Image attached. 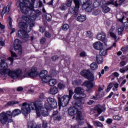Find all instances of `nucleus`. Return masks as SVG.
Wrapping results in <instances>:
<instances>
[{
	"instance_id": "f257e3e1",
	"label": "nucleus",
	"mask_w": 128,
	"mask_h": 128,
	"mask_svg": "<svg viewBox=\"0 0 128 128\" xmlns=\"http://www.w3.org/2000/svg\"><path fill=\"white\" fill-rule=\"evenodd\" d=\"M34 20H30V18L25 16H22V20L18 24V26L22 30L18 31L17 36L20 38L24 42H28L30 35L28 32H30L32 30V28L34 26Z\"/></svg>"
},
{
	"instance_id": "f03ea898",
	"label": "nucleus",
	"mask_w": 128,
	"mask_h": 128,
	"mask_svg": "<svg viewBox=\"0 0 128 128\" xmlns=\"http://www.w3.org/2000/svg\"><path fill=\"white\" fill-rule=\"evenodd\" d=\"M80 102H76L75 104L73 107H70L68 110V114L70 116H74L76 114V120L80 126H82L84 124V120L86 118L84 114H82L80 110L82 108V105Z\"/></svg>"
},
{
	"instance_id": "7ed1b4c3",
	"label": "nucleus",
	"mask_w": 128,
	"mask_h": 128,
	"mask_svg": "<svg viewBox=\"0 0 128 128\" xmlns=\"http://www.w3.org/2000/svg\"><path fill=\"white\" fill-rule=\"evenodd\" d=\"M36 0H30L32 4H34V2ZM26 2H30V0H18L16 4L18 6H20L22 12L26 15L28 16H32V10H34V7L28 6V4H26Z\"/></svg>"
},
{
	"instance_id": "20e7f679",
	"label": "nucleus",
	"mask_w": 128,
	"mask_h": 128,
	"mask_svg": "<svg viewBox=\"0 0 128 128\" xmlns=\"http://www.w3.org/2000/svg\"><path fill=\"white\" fill-rule=\"evenodd\" d=\"M6 74H8V76H10L12 78H14V80H16L18 78L19 80H22V73L21 70L16 71H11L10 69L5 70L0 68V78H4Z\"/></svg>"
},
{
	"instance_id": "39448f33",
	"label": "nucleus",
	"mask_w": 128,
	"mask_h": 128,
	"mask_svg": "<svg viewBox=\"0 0 128 128\" xmlns=\"http://www.w3.org/2000/svg\"><path fill=\"white\" fill-rule=\"evenodd\" d=\"M74 94L73 96L74 100H77L76 102H79L80 104H84L86 100L84 98H86V94L84 93V90L82 87H77L74 90Z\"/></svg>"
},
{
	"instance_id": "423d86ee",
	"label": "nucleus",
	"mask_w": 128,
	"mask_h": 128,
	"mask_svg": "<svg viewBox=\"0 0 128 128\" xmlns=\"http://www.w3.org/2000/svg\"><path fill=\"white\" fill-rule=\"evenodd\" d=\"M46 100V97L44 96H40V99L37 100L35 102H30L27 104L28 106V108L32 110H36V114L38 116H40V107L42 106V102Z\"/></svg>"
},
{
	"instance_id": "0eeeda50",
	"label": "nucleus",
	"mask_w": 128,
	"mask_h": 128,
	"mask_svg": "<svg viewBox=\"0 0 128 128\" xmlns=\"http://www.w3.org/2000/svg\"><path fill=\"white\" fill-rule=\"evenodd\" d=\"M0 122L2 124H6V122H12V118L10 117V110L6 112L3 111L0 114Z\"/></svg>"
},
{
	"instance_id": "6e6552de",
	"label": "nucleus",
	"mask_w": 128,
	"mask_h": 128,
	"mask_svg": "<svg viewBox=\"0 0 128 128\" xmlns=\"http://www.w3.org/2000/svg\"><path fill=\"white\" fill-rule=\"evenodd\" d=\"M75 4V7H70L68 10V14H74V18H76L78 16V10H80V0H73Z\"/></svg>"
},
{
	"instance_id": "1a4fd4ad",
	"label": "nucleus",
	"mask_w": 128,
	"mask_h": 128,
	"mask_svg": "<svg viewBox=\"0 0 128 128\" xmlns=\"http://www.w3.org/2000/svg\"><path fill=\"white\" fill-rule=\"evenodd\" d=\"M58 100L59 106L63 107L66 106L70 100L68 95H64L61 98L58 97Z\"/></svg>"
},
{
	"instance_id": "9d476101",
	"label": "nucleus",
	"mask_w": 128,
	"mask_h": 128,
	"mask_svg": "<svg viewBox=\"0 0 128 128\" xmlns=\"http://www.w3.org/2000/svg\"><path fill=\"white\" fill-rule=\"evenodd\" d=\"M45 106L48 108H56L58 106V104L56 101L53 98H49L45 101L44 104Z\"/></svg>"
},
{
	"instance_id": "9b49d317",
	"label": "nucleus",
	"mask_w": 128,
	"mask_h": 128,
	"mask_svg": "<svg viewBox=\"0 0 128 128\" xmlns=\"http://www.w3.org/2000/svg\"><path fill=\"white\" fill-rule=\"evenodd\" d=\"M80 74L91 82H94V74L88 70H82L80 72Z\"/></svg>"
},
{
	"instance_id": "f8f14e48",
	"label": "nucleus",
	"mask_w": 128,
	"mask_h": 128,
	"mask_svg": "<svg viewBox=\"0 0 128 128\" xmlns=\"http://www.w3.org/2000/svg\"><path fill=\"white\" fill-rule=\"evenodd\" d=\"M90 0H84L82 6L85 8L86 12H92V10L94 9V7L92 6V4H88Z\"/></svg>"
},
{
	"instance_id": "ddd939ff",
	"label": "nucleus",
	"mask_w": 128,
	"mask_h": 128,
	"mask_svg": "<svg viewBox=\"0 0 128 128\" xmlns=\"http://www.w3.org/2000/svg\"><path fill=\"white\" fill-rule=\"evenodd\" d=\"M21 42L18 39H16L14 41V48L15 50H18V54L20 56L22 54V50Z\"/></svg>"
},
{
	"instance_id": "4468645a",
	"label": "nucleus",
	"mask_w": 128,
	"mask_h": 128,
	"mask_svg": "<svg viewBox=\"0 0 128 128\" xmlns=\"http://www.w3.org/2000/svg\"><path fill=\"white\" fill-rule=\"evenodd\" d=\"M21 112L25 116H28V114L30 112V108H28V104L26 102L23 103Z\"/></svg>"
},
{
	"instance_id": "2eb2a0df",
	"label": "nucleus",
	"mask_w": 128,
	"mask_h": 128,
	"mask_svg": "<svg viewBox=\"0 0 128 128\" xmlns=\"http://www.w3.org/2000/svg\"><path fill=\"white\" fill-rule=\"evenodd\" d=\"M46 106H44V103H42V106H40L39 108V112L41 113L43 116H48V109L46 108Z\"/></svg>"
},
{
	"instance_id": "dca6fc26",
	"label": "nucleus",
	"mask_w": 128,
	"mask_h": 128,
	"mask_svg": "<svg viewBox=\"0 0 128 128\" xmlns=\"http://www.w3.org/2000/svg\"><path fill=\"white\" fill-rule=\"evenodd\" d=\"M22 114V110L18 108L15 109L12 111L10 110V116L12 118H16L18 116H20Z\"/></svg>"
},
{
	"instance_id": "f3484780",
	"label": "nucleus",
	"mask_w": 128,
	"mask_h": 128,
	"mask_svg": "<svg viewBox=\"0 0 128 128\" xmlns=\"http://www.w3.org/2000/svg\"><path fill=\"white\" fill-rule=\"evenodd\" d=\"M93 48L97 50H100L104 48V44L100 41L96 42L93 44Z\"/></svg>"
},
{
	"instance_id": "a211bd4d",
	"label": "nucleus",
	"mask_w": 128,
	"mask_h": 128,
	"mask_svg": "<svg viewBox=\"0 0 128 128\" xmlns=\"http://www.w3.org/2000/svg\"><path fill=\"white\" fill-rule=\"evenodd\" d=\"M124 2V0H120L118 3V0L114 2V0H110L108 2V4H112L114 6H120Z\"/></svg>"
},
{
	"instance_id": "6ab92c4d",
	"label": "nucleus",
	"mask_w": 128,
	"mask_h": 128,
	"mask_svg": "<svg viewBox=\"0 0 128 128\" xmlns=\"http://www.w3.org/2000/svg\"><path fill=\"white\" fill-rule=\"evenodd\" d=\"M38 73L36 68H33L31 69V71L28 73V76L31 78H36V76H38Z\"/></svg>"
},
{
	"instance_id": "aec40b11",
	"label": "nucleus",
	"mask_w": 128,
	"mask_h": 128,
	"mask_svg": "<svg viewBox=\"0 0 128 128\" xmlns=\"http://www.w3.org/2000/svg\"><path fill=\"white\" fill-rule=\"evenodd\" d=\"M0 68L2 70H8V63L4 60L0 58Z\"/></svg>"
},
{
	"instance_id": "412c9836",
	"label": "nucleus",
	"mask_w": 128,
	"mask_h": 128,
	"mask_svg": "<svg viewBox=\"0 0 128 128\" xmlns=\"http://www.w3.org/2000/svg\"><path fill=\"white\" fill-rule=\"evenodd\" d=\"M94 110H97L99 114H102V112H104V110H106V107L104 106H101L100 105H97L94 108Z\"/></svg>"
},
{
	"instance_id": "4be33fe9",
	"label": "nucleus",
	"mask_w": 128,
	"mask_h": 128,
	"mask_svg": "<svg viewBox=\"0 0 128 128\" xmlns=\"http://www.w3.org/2000/svg\"><path fill=\"white\" fill-rule=\"evenodd\" d=\"M10 4H8L6 7H4L2 9V16H4V15L6 14H8V12H10Z\"/></svg>"
},
{
	"instance_id": "5701e85b",
	"label": "nucleus",
	"mask_w": 128,
	"mask_h": 128,
	"mask_svg": "<svg viewBox=\"0 0 128 128\" xmlns=\"http://www.w3.org/2000/svg\"><path fill=\"white\" fill-rule=\"evenodd\" d=\"M106 33L104 32H101L97 34L96 38L99 40H104L106 39Z\"/></svg>"
},
{
	"instance_id": "b1692460",
	"label": "nucleus",
	"mask_w": 128,
	"mask_h": 128,
	"mask_svg": "<svg viewBox=\"0 0 128 128\" xmlns=\"http://www.w3.org/2000/svg\"><path fill=\"white\" fill-rule=\"evenodd\" d=\"M76 20L80 22H85V20H86V16L80 14V16H78L76 18Z\"/></svg>"
},
{
	"instance_id": "393cba45",
	"label": "nucleus",
	"mask_w": 128,
	"mask_h": 128,
	"mask_svg": "<svg viewBox=\"0 0 128 128\" xmlns=\"http://www.w3.org/2000/svg\"><path fill=\"white\" fill-rule=\"evenodd\" d=\"M84 86H86V88H88L89 90H90V88H92V86H94V84H92V82L88 80L85 81L84 82Z\"/></svg>"
},
{
	"instance_id": "a878e982",
	"label": "nucleus",
	"mask_w": 128,
	"mask_h": 128,
	"mask_svg": "<svg viewBox=\"0 0 128 128\" xmlns=\"http://www.w3.org/2000/svg\"><path fill=\"white\" fill-rule=\"evenodd\" d=\"M51 78L52 75L47 74V76H45L44 78H42V80L44 84H46L50 82Z\"/></svg>"
},
{
	"instance_id": "bb28decb",
	"label": "nucleus",
	"mask_w": 128,
	"mask_h": 128,
	"mask_svg": "<svg viewBox=\"0 0 128 128\" xmlns=\"http://www.w3.org/2000/svg\"><path fill=\"white\" fill-rule=\"evenodd\" d=\"M58 87L54 86L50 89L49 92L50 94H58Z\"/></svg>"
},
{
	"instance_id": "cd10ccee",
	"label": "nucleus",
	"mask_w": 128,
	"mask_h": 128,
	"mask_svg": "<svg viewBox=\"0 0 128 128\" xmlns=\"http://www.w3.org/2000/svg\"><path fill=\"white\" fill-rule=\"evenodd\" d=\"M104 92H98V94H96V97L94 96L92 98H94V100H98V98H104Z\"/></svg>"
},
{
	"instance_id": "c85d7f7f",
	"label": "nucleus",
	"mask_w": 128,
	"mask_h": 128,
	"mask_svg": "<svg viewBox=\"0 0 128 128\" xmlns=\"http://www.w3.org/2000/svg\"><path fill=\"white\" fill-rule=\"evenodd\" d=\"M96 60L98 64H102V62H103L102 56V55H99V54L97 55L96 56Z\"/></svg>"
},
{
	"instance_id": "c756f323",
	"label": "nucleus",
	"mask_w": 128,
	"mask_h": 128,
	"mask_svg": "<svg viewBox=\"0 0 128 128\" xmlns=\"http://www.w3.org/2000/svg\"><path fill=\"white\" fill-rule=\"evenodd\" d=\"M38 126H40L36 125L34 122H28V128H36Z\"/></svg>"
},
{
	"instance_id": "7c9ffc66",
	"label": "nucleus",
	"mask_w": 128,
	"mask_h": 128,
	"mask_svg": "<svg viewBox=\"0 0 128 128\" xmlns=\"http://www.w3.org/2000/svg\"><path fill=\"white\" fill-rule=\"evenodd\" d=\"M100 13V10L98 8H94L92 12V14L93 16H98Z\"/></svg>"
},
{
	"instance_id": "2f4dec72",
	"label": "nucleus",
	"mask_w": 128,
	"mask_h": 128,
	"mask_svg": "<svg viewBox=\"0 0 128 128\" xmlns=\"http://www.w3.org/2000/svg\"><path fill=\"white\" fill-rule=\"evenodd\" d=\"M90 68L92 70H96L98 68V66L96 62H92L90 64Z\"/></svg>"
},
{
	"instance_id": "473e14b6",
	"label": "nucleus",
	"mask_w": 128,
	"mask_h": 128,
	"mask_svg": "<svg viewBox=\"0 0 128 128\" xmlns=\"http://www.w3.org/2000/svg\"><path fill=\"white\" fill-rule=\"evenodd\" d=\"M19 104L18 101L12 100V101L8 102L5 105V106H14V104Z\"/></svg>"
},
{
	"instance_id": "72a5a7b5",
	"label": "nucleus",
	"mask_w": 128,
	"mask_h": 128,
	"mask_svg": "<svg viewBox=\"0 0 128 128\" xmlns=\"http://www.w3.org/2000/svg\"><path fill=\"white\" fill-rule=\"evenodd\" d=\"M48 82L50 86H56V80L55 78H51Z\"/></svg>"
},
{
	"instance_id": "f704fd0d",
	"label": "nucleus",
	"mask_w": 128,
	"mask_h": 128,
	"mask_svg": "<svg viewBox=\"0 0 128 128\" xmlns=\"http://www.w3.org/2000/svg\"><path fill=\"white\" fill-rule=\"evenodd\" d=\"M47 75H48V72L46 71V70H43L40 74V76L41 80H42Z\"/></svg>"
},
{
	"instance_id": "c9c22d12",
	"label": "nucleus",
	"mask_w": 128,
	"mask_h": 128,
	"mask_svg": "<svg viewBox=\"0 0 128 128\" xmlns=\"http://www.w3.org/2000/svg\"><path fill=\"white\" fill-rule=\"evenodd\" d=\"M108 50V49H107L106 50H104L102 48V50H100V54L99 55L101 56H106V54H107Z\"/></svg>"
},
{
	"instance_id": "e433bc0d",
	"label": "nucleus",
	"mask_w": 128,
	"mask_h": 128,
	"mask_svg": "<svg viewBox=\"0 0 128 128\" xmlns=\"http://www.w3.org/2000/svg\"><path fill=\"white\" fill-rule=\"evenodd\" d=\"M110 8L106 6H103L102 7V12H104L105 14H106V12H110Z\"/></svg>"
},
{
	"instance_id": "4c0bfd02",
	"label": "nucleus",
	"mask_w": 128,
	"mask_h": 128,
	"mask_svg": "<svg viewBox=\"0 0 128 128\" xmlns=\"http://www.w3.org/2000/svg\"><path fill=\"white\" fill-rule=\"evenodd\" d=\"M60 8L61 10H68V6L66 4L63 3L61 4Z\"/></svg>"
},
{
	"instance_id": "58836bf2",
	"label": "nucleus",
	"mask_w": 128,
	"mask_h": 128,
	"mask_svg": "<svg viewBox=\"0 0 128 128\" xmlns=\"http://www.w3.org/2000/svg\"><path fill=\"white\" fill-rule=\"evenodd\" d=\"M100 3L98 1L96 0V2H94L92 5L94 6V8H98V6H100Z\"/></svg>"
},
{
	"instance_id": "ea45409f",
	"label": "nucleus",
	"mask_w": 128,
	"mask_h": 128,
	"mask_svg": "<svg viewBox=\"0 0 128 128\" xmlns=\"http://www.w3.org/2000/svg\"><path fill=\"white\" fill-rule=\"evenodd\" d=\"M58 88L60 90H64L66 88V84L64 83H59L58 84Z\"/></svg>"
},
{
	"instance_id": "a19ab883",
	"label": "nucleus",
	"mask_w": 128,
	"mask_h": 128,
	"mask_svg": "<svg viewBox=\"0 0 128 128\" xmlns=\"http://www.w3.org/2000/svg\"><path fill=\"white\" fill-rule=\"evenodd\" d=\"M70 28V26L68 24H64L62 26V30H68Z\"/></svg>"
},
{
	"instance_id": "79ce46f5",
	"label": "nucleus",
	"mask_w": 128,
	"mask_h": 128,
	"mask_svg": "<svg viewBox=\"0 0 128 128\" xmlns=\"http://www.w3.org/2000/svg\"><path fill=\"white\" fill-rule=\"evenodd\" d=\"M54 120H58V122H60V120H62V116H60V114H58V115L54 116Z\"/></svg>"
},
{
	"instance_id": "37998d69",
	"label": "nucleus",
	"mask_w": 128,
	"mask_h": 128,
	"mask_svg": "<svg viewBox=\"0 0 128 128\" xmlns=\"http://www.w3.org/2000/svg\"><path fill=\"white\" fill-rule=\"evenodd\" d=\"M8 22L9 28L10 29L12 28V18L10 17H8Z\"/></svg>"
},
{
	"instance_id": "c03bdc74",
	"label": "nucleus",
	"mask_w": 128,
	"mask_h": 128,
	"mask_svg": "<svg viewBox=\"0 0 128 128\" xmlns=\"http://www.w3.org/2000/svg\"><path fill=\"white\" fill-rule=\"evenodd\" d=\"M124 30V26H120L118 29V34L119 35H122V32Z\"/></svg>"
},
{
	"instance_id": "a18cd8bd",
	"label": "nucleus",
	"mask_w": 128,
	"mask_h": 128,
	"mask_svg": "<svg viewBox=\"0 0 128 128\" xmlns=\"http://www.w3.org/2000/svg\"><path fill=\"white\" fill-rule=\"evenodd\" d=\"M93 123L94 124V126H99L100 128L102 126V124L98 121H94L93 122Z\"/></svg>"
},
{
	"instance_id": "49530a36",
	"label": "nucleus",
	"mask_w": 128,
	"mask_h": 128,
	"mask_svg": "<svg viewBox=\"0 0 128 128\" xmlns=\"http://www.w3.org/2000/svg\"><path fill=\"white\" fill-rule=\"evenodd\" d=\"M46 18L48 22H50V20H52V15L50 14H46Z\"/></svg>"
},
{
	"instance_id": "de8ad7c7",
	"label": "nucleus",
	"mask_w": 128,
	"mask_h": 128,
	"mask_svg": "<svg viewBox=\"0 0 128 128\" xmlns=\"http://www.w3.org/2000/svg\"><path fill=\"white\" fill-rule=\"evenodd\" d=\"M114 83H110L109 84V85L108 86V88L106 89V92H108L110 90L112 89V88L114 86Z\"/></svg>"
},
{
	"instance_id": "09e8293b",
	"label": "nucleus",
	"mask_w": 128,
	"mask_h": 128,
	"mask_svg": "<svg viewBox=\"0 0 128 128\" xmlns=\"http://www.w3.org/2000/svg\"><path fill=\"white\" fill-rule=\"evenodd\" d=\"M66 5L68 8H70V6H72V0H66Z\"/></svg>"
},
{
	"instance_id": "8fccbe9b",
	"label": "nucleus",
	"mask_w": 128,
	"mask_h": 128,
	"mask_svg": "<svg viewBox=\"0 0 128 128\" xmlns=\"http://www.w3.org/2000/svg\"><path fill=\"white\" fill-rule=\"evenodd\" d=\"M86 36H88V38H92V36H94V34H92V32L90 31H88L86 32Z\"/></svg>"
},
{
	"instance_id": "3c124183",
	"label": "nucleus",
	"mask_w": 128,
	"mask_h": 128,
	"mask_svg": "<svg viewBox=\"0 0 128 128\" xmlns=\"http://www.w3.org/2000/svg\"><path fill=\"white\" fill-rule=\"evenodd\" d=\"M113 118L114 120H122V116L117 115L113 116Z\"/></svg>"
},
{
	"instance_id": "603ef678",
	"label": "nucleus",
	"mask_w": 128,
	"mask_h": 128,
	"mask_svg": "<svg viewBox=\"0 0 128 128\" xmlns=\"http://www.w3.org/2000/svg\"><path fill=\"white\" fill-rule=\"evenodd\" d=\"M73 95H74V91H72V90H70L69 96H68L70 100H72V98Z\"/></svg>"
},
{
	"instance_id": "864d4df0",
	"label": "nucleus",
	"mask_w": 128,
	"mask_h": 128,
	"mask_svg": "<svg viewBox=\"0 0 128 128\" xmlns=\"http://www.w3.org/2000/svg\"><path fill=\"white\" fill-rule=\"evenodd\" d=\"M42 126L44 128H46L48 127V122H46V120H42Z\"/></svg>"
},
{
	"instance_id": "5fc2aeb1",
	"label": "nucleus",
	"mask_w": 128,
	"mask_h": 128,
	"mask_svg": "<svg viewBox=\"0 0 128 128\" xmlns=\"http://www.w3.org/2000/svg\"><path fill=\"white\" fill-rule=\"evenodd\" d=\"M110 35L112 38H113L116 40V36L115 35L114 33L112 32H110Z\"/></svg>"
},
{
	"instance_id": "6e6d98bb",
	"label": "nucleus",
	"mask_w": 128,
	"mask_h": 128,
	"mask_svg": "<svg viewBox=\"0 0 128 128\" xmlns=\"http://www.w3.org/2000/svg\"><path fill=\"white\" fill-rule=\"evenodd\" d=\"M45 36L46 38H50L52 36V34H50V32H44Z\"/></svg>"
},
{
	"instance_id": "4d7b16f0",
	"label": "nucleus",
	"mask_w": 128,
	"mask_h": 128,
	"mask_svg": "<svg viewBox=\"0 0 128 128\" xmlns=\"http://www.w3.org/2000/svg\"><path fill=\"white\" fill-rule=\"evenodd\" d=\"M126 20L127 22H124L123 24L126 28L128 29V18H126Z\"/></svg>"
},
{
	"instance_id": "13d9d810",
	"label": "nucleus",
	"mask_w": 128,
	"mask_h": 128,
	"mask_svg": "<svg viewBox=\"0 0 128 128\" xmlns=\"http://www.w3.org/2000/svg\"><path fill=\"white\" fill-rule=\"evenodd\" d=\"M120 64L121 66H124L126 64V61L122 60L120 61Z\"/></svg>"
},
{
	"instance_id": "bf43d9fd",
	"label": "nucleus",
	"mask_w": 128,
	"mask_h": 128,
	"mask_svg": "<svg viewBox=\"0 0 128 128\" xmlns=\"http://www.w3.org/2000/svg\"><path fill=\"white\" fill-rule=\"evenodd\" d=\"M46 38H43L40 40V43L41 44H44L46 42Z\"/></svg>"
},
{
	"instance_id": "052dcab7",
	"label": "nucleus",
	"mask_w": 128,
	"mask_h": 128,
	"mask_svg": "<svg viewBox=\"0 0 128 128\" xmlns=\"http://www.w3.org/2000/svg\"><path fill=\"white\" fill-rule=\"evenodd\" d=\"M12 58H18V55L15 52H14L12 51H10Z\"/></svg>"
},
{
	"instance_id": "680f3d73",
	"label": "nucleus",
	"mask_w": 128,
	"mask_h": 128,
	"mask_svg": "<svg viewBox=\"0 0 128 128\" xmlns=\"http://www.w3.org/2000/svg\"><path fill=\"white\" fill-rule=\"evenodd\" d=\"M80 56H82L84 58V56H86V52H83L80 54Z\"/></svg>"
},
{
	"instance_id": "e2e57ef3",
	"label": "nucleus",
	"mask_w": 128,
	"mask_h": 128,
	"mask_svg": "<svg viewBox=\"0 0 128 128\" xmlns=\"http://www.w3.org/2000/svg\"><path fill=\"white\" fill-rule=\"evenodd\" d=\"M124 16H123L122 18H118V20L122 24L124 22Z\"/></svg>"
},
{
	"instance_id": "0e129e2a",
	"label": "nucleus",
	"mask_w": 128,
	"mask_h": 128,
	"mask_svg": "<svg viewBox=\"0 0 128 128\" xmlns=\"http://www.w3.org/2000/svg\"><path fill=\"white\" fill-rule=\"evenodd\" d=\"M58 56H54L52 57V60L54 62L56 60H58Z\"/></svg>"
},
{
	"instance_id": "69168bd1",
	"label": "nucleus",
	"mask_w": 128,
	"mask_h": 128,
	"mask_svg": "<svg viewBox=\"0 0 128 128\" xmlns=\"http://www.w3.org/2000/svg\"><path fill=\"white\" fill-rule=\"evenodd\" d=\"M24 88L22 86H19L18 87L16 88V90H18V92H22V90H23Z\"/></svg>"
},
{
	"instance_id": "338daca9",
	"label": "nucleus",
	"mask_w": 128,
	"mask_h": 128,
	"mask_svg": "<svg viewBox=\"0 0 128 128\" xmlns=\"http://www.w3.org/2000/svg\"><path fill=\"white\" fill-rule=\"evenodd\" d=\"M39 31L40 32H44V27H42V26H40Z\"/></svg>"
},
{
	"instance_id": "774afa93",
	"label": "nucleus",
	"mask_w": 128,
	"mask_h": 128,
	"mask_svg": "<svg viewBox=\"0 0 128 128\" xmlns=\"http://www.w3.org/2000/svg\"><path fill=\"white\" fill-rule=\"evenodd\" d=\"M106 122H107V124H112V120L110 118H108L106 120Z\"/></svg>"
}]
</instances>
